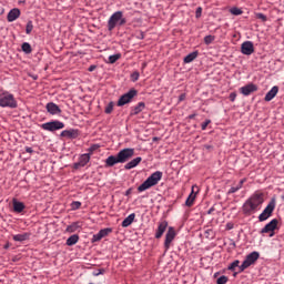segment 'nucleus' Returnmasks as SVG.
I'll use <instances>...</instances> for the list:
<instances>
[{"instance_id":"bb28decb","label":"nucleus","mask_w":284,"mask_h":284,"mask_svg":"<svg viewBox=\"0 0 284 284\" xmlns=\"http://www.w3.org/2000/svg\"><path fill=\"white\" fill-rule=\"evenodd\" d=\"M196 57H199V51H194V52L189 53L184 58V63H192V61H194V59H196Z\"/></svg>"},{"instance_id":"864d4df0","label":"nucleus","mask_w":284,"mask_h":284,"mask_svg":"<svg viewBox=\"0 0 284 284\" xmlns=\"http://www.w3.org/2000/svg\"><path fill=\"white\" fill-rule=\"evenodd\" d=\"M130 194H132V189L126 190L125 196H130Z\"/></svg>"},{"instance_id":"5fc2aeb1","label":"nucleus","mask_w":284,"mask_h":284,"mask_svg":"<svg viewBox=\"0 0 284 284\" xmlns=\"http://www.w3.org/2000/svg\"><path fill=\"white\" fill-rule=\"evenodd\" d=\"M26 152H28L29 154H32V148H27Z\"/></svg>"},{"instance_id":"72a5a7b5","label":"nucleus","mask_w":284,"mask_h":284,"mask_svg":"<svg viewBox=\"0 0 284 284\" xmlns=\"http://www.w3.org/2000/svg\"><path fill=\"white\" fill-rule=\"evenodd\" d=\"M112 110H114V102H110L105 108V114H112Z\"/></svg>"},{"instance_id":"7c9ffc66","label":"nucleus","mask_w":284,"mask_h":284,"mask_svg":"<svg viewBox=\"0 0 284 284\" xmlns=\"http://www.w3.org/2000/svg\"><path fill=\"white\" fill-rule=\"evenodd\" d=\"M121 59V53H116L109 57V63H116Z\"/></svg>"},{"instance_id":"aec40b11","label":"nucleus","mask_w":284,"mask_h":284,"mask_svg":"<svg viewBox=\"0 0 284 284\" xmlns=\"http://www.w3.org/2000/svg\"><path fill=\"white\" fill-rule=\"evenodd\" d=\"M26 210V204L23 202L17 201V199H13V212H17L18 214H21Z\"/></svg>"},{"instance_id":"c9c22d12","label":"nucleus","mask_w":284,"mask_h":284,"mask_svg":"<svg viewBox=\"0 0 284 284\" xmlns=\"http://www.w3.org/2000/svg\"><path fill=\"white\" fill-rule=\"evenodd\" d=\"M231 14H234L235 17H239L240 14H243V10L239 8H232L231 9Z\"/></svg>"},{"instance_id":"58836bf2","label":"nucleus","mask_w":284,"mask_h":284,"mask_svg":"<svg viewBox=\"0 0 284 284\" xmlns=\"http://www.w3.org/2000/svg\"><path fill=\"white\" fill-rule=\"evenodd\" d=\"M216 283H217V284H225V283H227V276H225V275L220 276V277L216 280Z\"/></svg>"},{"instance_id":"412c9836","label":"nucleus","mask_w":284,"mask_h":284,"mask_svg":"<svg viewBox=\"0 0 284 284\" xmlns=\"http://www.w3.org/2000/svg\"><path fill=\"white\" fill-rule=\"evenodd\" d=\"M278 94V87H273L265 95L264 101H272Z\"/></svg>"},{"instance_id":"4c0bfd02","label":"nucleus","mask_w":284,"mask_h":284,"mask_svg":"<svg viewBox=\"0 0 284 284\" xmlns=\"http://www.w3.org/2000/svg\"><path fill=\"white\" fill-rule=\"evenodd\" d=\"M81 209V202L74 201L71 203V210H80Z\"/></svg>"},{"instance_id":"a211bd4d","label":"nucleus","mask_w":284,"mask_h":284,"mask_svg":"<svg viewBox=\"0 0 284 284\" xmlns=\"http://www.w3.org/2000/svg\"><path fill=\"white\" fill-rule=\"evenodd\" d=\"M47 111L49 114H61V109L59 105L54 104V102H50L47 104Z\"/></svg>"},{"instance_id":"680f3d73","label":"nucleus","mask_w":284,"mask_h":284,"mask_svg":"<svg viewBox=\"0 0 284 284\" xmlns=\"http://www.w3.org/2000/svg\"><path fill=\"white\" fill-rule=\"evenodd\" d=\"M145 65H146V64L144 63V64H143V68H145Z\"/></svg>"},{"instance_id":"423d86ee","label":"nucleus","mask_w":284,"mask_h":284,"mask_svg":"<svg viewBox=\"0 0 284 284\" xmlns=\"http://www.w3.org/2000/svg\"><path fill=\"white\" fill-rule=\"evenodd\" d=\"M274 210H276V200H271L267 206L264 209V211L258 215V221H267L270 216L274 213Z\"/></svg>"},{"instance_id":"a878e982","label":"nucleus","mask_w":284,"mask_h":284,"mask_svg":"<svg viewBox=\"0 0 284 284\" xmlns=\"http://www.w3.org/2000/svg\"><path fill=\"white\" fill-rule=\"evenodd\" d=\"M28 239H30V233L13 235V241L18 243H23V241H28Z\"/></svg>"},{"instance_id":"8fccbe9b","label":"nucleus","mask_w":284,"mask_h":284,"mask_svg":"<svg viewBox=\"0 0 284 284\" xmlns=\"http://www.w3.org/2000/svg\"><path fill=\"white\" fill-rule=\"evenodd\" d=\"M97 70V65L92 64L89 67V72H94Z\"/></svg>"},{"instance_id":"9d476101","label":"nucleus","mask_w":284,"mask_h":284,"mask_svg":"<svg viewBox=\"0 0 284 284\" xmlns=\"http://www.w3.org/2000/svg\"><path fill=\"white\" fill-rule=\"evenodd\" d=\"M174 239H176V230H174V227L170 226L165 234V241H164L165 250H170V245H172V241H174Z\"/></svg>"},{"instance_id":"39448f33","label":"nucleus","mask_w":284,"mask_h":284,"mask_svg":"<svg viewBox=\"0 0 284 284\" xmlns=\"http://www.w3.org/2000/svg\"><path fill=\"white\" fill-rule=\"evenodd\" d=\"M260 256H261V254H258V252H256V251L250 253L246 256V258L243 261V263L241 264L240 272H245V270H247V267H250L251 265H254L258 261Z\"/></svg>"},{"instance_id":"ea45409f","label":"nucleus","mask_w":284,"mask_h":284,"mask_svg":"<svg viewBox=\"0 0 284 284\" xmlns=\"http://www.w3.org/2000/svg\"><path fill=\"white\" fill-rule=\"evenodd\" d=\"M241 190L240 185L233 186L229 190L227 194H235V192H239Z\"/></svg>"},{"instance_id":"9b49d317","label":"nucleus","mask_w":284,"mask_h":284,"mask_svg":"<svg viewBox=\"0 0 284 284\" xmlns=\"http://www.w3.org/2000/svg\"><path fill=\"white\" fill-rule=\"evenodd\" d=\"M278 227V220L273 219L270 223H267L261 231V234H270V236H274V230Z\"/></svg>"},{"instance_id":"5701e85b","label":"nucleus","mask_w":284,"mask_h":284,"mask_svg":"<svg viewBox=\"0 0 284 284\" xmlns=\"http://www.w3.org/2000/svg\"><path fill=\"white\" fill-rule=\"evenodd\" d=\"M196 200V193H194V186H192V191L191 194L189 195V197L185 201V205L187 207H192V205H194V201Z\"/></svg>"},{"instance_id":"c756f323","label":"nucleus","mask_w":284,"mask_h":284,"mask_svg":"<svg viewBox=\"0 0 284 284\" xmlns=\"http://www.w3.org/2000/svg\"><path fill=\"white\" fill-rule=\"evenodd\" d=\"M79 227H81V226L79 225V222H74L73 224H71V225H69V226L67 227V232H69V233L77 232V230H79Z\"/></svg>"},{"instance_id":"4d7b16f0","label":"nucleus","mask_w":284,"mask_h":284,"mask_svg":"<svg viewBox=\"0 0 284 284\" xmlns=\"http://www.w3.org/2000/svg\"><path fill=\"white\" fill-rule=\"evenodd\" d=\"M212 212H214V207H211V209L207 211V214H212Z\"/></svg>"},{"instance_id":"f3484780","label":"nucleus","mask_w":284,"mask_h":284,"mask_svg":"<svg viewBox=\"0 0 284 284\" xmlns=\"http://www.w3.org/2000/svg\"><path fill=\"white\" fill-rule=\"evenodd\" d=\"M141 161H143L142 156L134 158L133 160H131L124 165V170H133V168H136V165H139Z\"/></svg>"},{"instance_id":"f03ea898","label":"nucleus","mask_w":284,"mask_h":284,"mask_svg":"<svg viewBox=\"0 0 284 284\" xmlns=\"http://www.w3.org/2000/svg\"><path fill=\"white\" fill-rule=\"evenodd\" d=\"M161 179H163V172L155 171L138 187V192H145V190L154 187V185L159 184V181H161Z\"/></svg>"},{"instance_id":"79ce46f5","label":"nucleus","mask_w":284,"mask_h":284,"mask_svg":"<svg viewBox=\"0 0 284 284\" xmlns=\"http://www.w3.org/2000/svg\"><path fill=\"white\" fill-rule=\"evenodd\" d=\"M101 239H103V237L101 236V233H97L95 235H93L92 242H93V243H97V242L101 241Z\"/></svg>"},{"instance_id":"052dcab7","label":"nucleus","mask_w":284,"mask_h":284,"mask_svg":"<svg viewBox=\"0 0 284 284\" xmlns=\"http://www.w3.org/2000/svg\"><path fill=\"white\" fill-rule=\"evenodd\" d=\"M282 200L284 201V195H282Z\"/></svg>"},{"instance_id":"3c124183","label":"nucleus","mask_w":284,"mask_h":284,"mask_svg":"<svg viewBox=\"0 0 284 284\" xmlns=\"http://www.w3.org/2000/svg\"><path fill=\"white\" fill-rule=\"evenodd\" d=\"M245 181H247V179H242L240 182H239V186L242 189L243 187V183H245Z\"/></svg>"},{"instance_id":"4be33fe9","label":"nucleus","mask_w":284,"mask_h":284,"mask_svg":"<svg viewBox=\"0 0 284 284\" xmlns=\"http://www.w3.org/2000/svg\"><path fill=\"white\" fill-rule=\"evenodd\" d=\"M88 163H90V153L82 154L80 156L79 163H77L75 165H79L80 168H85Z\"/></svg>"},{"instance_id":"c03bdc74","label":"nucleus","mask_w":284,"mask_h":284,"mask_svg":"<svg viewBox=\"0 0 284 284\" xmlns=\"http://www.w3.org/2000/svg\"><path fill=\"white\" fill-rule=\"evenodd\" d=\"M256 17H257V19H261V21H267V16H265L263 13H257Z\"/></svg>"},{"instance_id":"f257e3e1","label":"nucleus","mask_w":284,"mask_h":284,"mask_svg":"<svg viewBox=\"0 0 284 284\" xmlns=\"http://www.w3.org/2000/svg\"><path fill=\"white\" fill-rule=\"evenodd\" d=\"M265 202L264 194L261 192H255L242 206L244 214H254L258 210L260 205Z\"/></svg>"},{"instance_id":"ddd939ff","label":"nucleus","mask_w":284,"mask_h":284,"mask_svg":"<svg viewBox=\"0 0 284 284\" xmlns=\"http://www.w3.org/2000/svg\"><path fill=\"white\" fill-rule=\"evenodd\" d=\"M258 90V87L254 83H250L246 84L244 87H242L240 89V92L244 95V97H250V94H252V92H256Z\"/></svg>"},{"instance_id":"6e6d98bb","label":"nucleus","mask_w":284,"mask_h":284,"mask_svg":"<svg viewBox=\"0 0 284 284\" xmlns=\"http://www.w3.org/2000/svg\"><path fill=\"white\" fill-rule=\"evenodd\" d=\"M104 272V270H100L99 273L95 274V276H99V274H103Z\"/></svg>"},{"instance_id":"473e14b6","label":"nucleus","mask_w":284,"mask_h":284,"mask_svg":"<svg viewBox=\"0 0 284 284\" xmlns=\"http://www.w3.org/2000/svg\"><path fill=\"white\" fill-rule=\"evenodd\" d=\"M112 229H102L99 231L100 236H102V239H105V236H108V234H111Z\"/></svg>"},{"instance_id":"bf43d9fd","label":"nucleus","mask_w":284,"mask_h":284,"mask_svg":"<svg viewBox=\"0 0 284 284\" xmlns=\"http://www.w3.org/2000/svg\"><path fill=\"white\" fill-rule=\"evenodd\" d=\"M196 115L195 114H191L189 115V119H194Z\"/></svg>"},{"instance_id":"e433bc0d","label":"nucleus","mask_w":284,"mask_h":284,"mask_svg":"<svg viewBox=\"0 0 284 284\" xmlns=\"http://www.w3.org/2000/svg\"><path fill=\"white\" fill-rule=\"evenodd\" d=\"M215 37L214 36H206L204 37V43L206 45H210V43H212L214 41Z\"/></svg>"},{"instance_id":"de8ad7c7","label":"nucleus","mask_w":284,"mask_h":284,"mask_svg":"<svg viewBox=\"0 0 284 284\" xmlns=\"http://www.w3.org/2000/svg\"><path fill=\"white\" fill-rule=\"evenodd\" d=\"M226 230H234V223H232V222H229L227 224H226V227H225Z\"/></svg>"},{"instance_id":"a18cd8bd","label":"nucleus","mask_w":284,"mask_h":284,"mask_svg":"<svg viewBox=\"0 0 284 284\" xmlns=\"http://www.w3.org/2000/svg\"><path fill=\"white\" fill-rule=\"evenodd\" d=\"M212 123L211 120H205L203 123H202V130H207V125Z\"/></svg>"},{"instance_id":"20e7f679","label":"nucleus","mask_w":284,"mask_h":284,"mask_svg":"<svg viewBox=\"0 0 284 284\" xmlns=\"http://www.w3.org/2000/svg\"><path fill=\"white\" fill-rule=\"evenodd\" d=\"M17 105V100L12 93L6 91L0 94V108H10L11 110H14Z\"/></svg>"},{"instance_id":"13d9d810","label":"nucleus","mask_w":284,"mask_h":284,"mask_svg":"<svg viewBox=\"0 0 284 284\" xmlns=\"http://www.w3.org/2000/svg\"><path fill=\"white\" fill-rule=\"evenodd\" d=\"M9 247H10V243H7V244L4 245V250H9Z\"/></svg>"},{"instance_id":"4468645a","label":"nucleus","mask_w":284,"mask_h":284,"mask_svg":"<svg viewBox=\"0 0 284 284\" xmlns=\"http://www.w3.org/2000/svg\"><path fill=\"white\" fill-rule=\"evenodd\" d=\"M165 230H168V221L160 222L155 232V239H161L165 234Z\"/></svg>"},{"instance_id":"6ab92c4d","label":"nucleus","mask_w":284,"mask_h":284,"mask_svg":"<svg viewBox=\"0 0 284 284\" xmlns=\"http://www.w3.org/2000/svg\"><path fill=\"white\" fill-rule=\"evenodd\" d=\"M116 163H121V161L119 160V155H118V154H116V156L110 155V156L105 160V165H106V168H114V165H116Z\"/></svg>"},{"instance_id":"393cba45","label":"nucleus","mask_w":284,"mask_h":284,"mask_svg":"<svg viewBox=\"0 0 284 284\" xmlns=\"http://www.w3.org/2000/svg\"><path fill=\"white\" fill-rule=\"evenodd\" d=\"M145 110V102H140L138 105H135L131 112V115L141 114Z\"/></svg>"},{"instance_id":"f704fd0d","label":"nucleus","mask_w":284,"mask_h":284,"mask_svg":"<svg viewBox=\"0 0 284 284\" xmlns=\"http://www.w3.org/2000/svg\"><path fill=\"white\" fill-rule=\"evenodd\" d=\"M240 263L241 262L239 260H235L233 263L230 264L229 270H231V272H234L236 267H239Z\"/></svg>"},{"instance_id":"6e6552de","label":"nucleus","mask_w":284,"mask_h":284,"mask_svg":"<svg viewBox=\"0 0 284 284\" xmlns=\"http://www.w3.org/2000/svg\"><path fill=\"white\" fill-rule=\"evenodd\" d=\"M136 94L138 92L134 89H131L128 93H124L118 101L119 108L128 105V103H130L134 97H136Z\"/></svg>"},{"instance_id":"b1692460","label":"nucleus","mask_w":284,"mask_h":284,"mask_svg":"<svg viewBox=\"0 0 284 284\" xmlns=\"http://www.w3.org/2000/svg\"><path fill=\"white\" fill-rule=\"evenodd\" d=\"M134 219H136V214L131 213L128 217L123 220L122 227H130V224L134 223Z\"/></svg>"},{"instance_id":"2eb2a0df","label":"nucleus","mask_w":284,"mask_h":284,"mask_svg":"<svg viewBox=\"0 0 284 284\" xmlns=\"http://www.w3.org/2000/svg\"><path fill=\"white\" fill-rule=\"evenodd\" d=\"M18 17H21V10H19L18 8H14L10 10V12L7 16V19L9 23H12V21H17Z\"/></svg>"},{"instance_id":"09e8293b","label":"nucleus","mask_w":284,"mask_h":284,"mask_svg":"<svg viewBox=\"0 0 284 284\" xmlns=\"http://www.w3.org/2000/svg\"><path fill=\"white\" fill-rule=\"evenodd\" d=\"M230 101L232 102L236 101V93L233 92L230 94Z\"/></svg>"},{"instance_id":"dca6fc26","label":"nucleus","mask_w":284,"mask_h":284,"mask_svg":"<svg viewBox=\"0 0 284 284\" xmlns=\"http://www.w3.org/2000/svg\"><path fill=\"white\" fill-rule=\"evenodd\" d=\"M61 136H64L65 139H78L79 138V131L71 129V130H64L61 132Z\"/></svg>"},{"instance_id":"a19ab883","label":"nucleus","mask_w":284,"mask_h":284,"mask_svg":"<svg viewBox=\"0 0 284 284\" xmlns=\"http://www.w3.org/2000/svg\"><path fill=\"white\" fill-rule=\"evenodd\" d=\"M201 14H203V8L197 7L195 11L196 19H201Z\"/></svg>"},{"instance_id":"cd10ccee","label":"nucleus","mask_w":284,"mask_h":284,"mask_svg":"<svg viewBox=\"0 0 284 284\" xmlns=\"http://www.w3.org/2000/svg\"><path fill=\"white\" fill-rule=\"evenodd\" d=\"M77 243H79V235H77V234L71 235L67 240V245H69V247H72V245H77Z\"/></svg>"},{"instance_id":"603ef678","label":"nucleus","mask_w":284,"mask_h":284,"mask_svg":"<svg viewBox=\"0 0 284 284\" xmlns=\"http://www.w3.org/2000/svg\"><path fill=\"white\" fill-rule=\"evenodd\" d=\"M179 101H185V93H182V94L179 97Z\"/></svg>"},{"instance_id":"7ed1b4c3","label":"nucleus","mask_w":284,"mask_h":284,"mask_svg":"<svg viewBox=\"0 0 284 284\" xmlns=\"http://www.w3.org/2000/svg\"><path fill=\"white\" fill-rule=\"evenodd\" d=\"M128 23V20L123 17V11H116L114 12L108 21V30L109 32H112L116 26H125Z\"/></svg>"},{"instance_id":"0eeeda50","label":"nucleus","mask_w":284,"mask_h":284,"mask_svg":"<svg viewBox=\"0 0 284 284\" xmlns=\"http://www.w3.org/2000/svg\"><path fill=\"white\" fill-rule=\"evenodd\" d=\"M41 128L47 132H57V130H63V128H65V124L59 120H55L41 124Z\"/></svg>"},{"instance_id":"49530a36","label":"nucleus","mask_w":284,"mask_h":284,"mask_svg":"<svg viewBox=\"0 0 284 284\" xmlns=\"http://www.w3.org/2000/svg\"><path fill=\"white\" fill-rule=\"evenodd\" d=\"M131 77H132L133 81H139L140 74H139V72H133Z\"/></svg>"},{"instance_id":"2f4dec72","label":"nucleus","mask_w":284,"mask_h":284,"mask_svg":"<svg viewBox=\"0 0 284 284\" xmlns=\"http://www.w3.org/2000/svg\"><path fill=\"white\" fill-rule=\"evenodd\" d=\"M34 30V24H32V20H29L26 27L27 34H30Z\"/></svg>"},{"instance_id":"f8f14e48","label":"nucleus","mask_w":284,"mask_h":284,"mask_svg":"<svg viewBox=\"0 0 284 284\" xmlns=\"http://www.w3.org/2000/svg\"><path fill=\"white\" fill-rule=\"evenodd\" d=\"M241 52H242V54H245L246 57H251V54H254V42L244 41L241 44Z\"/></svg>"},{"instance_id":"1a4fd4ad","label":"nucleus","mask_w":284,"mask_h":284,"mask_svg":"<svg viewBox=\"0 0 284 284\" xmlns=\"http://www.w3.org/2000/svg\"><path fill=\"white\" fill-rule=\"evenodd\" d=\"M132 156H134V149H131V148L122 149L118 153V159L120 163H128V161H130Z\"/></svg>"},{"instance_id":"c85d7f7f","label":"nucleus","mask_w":284,"mask_h":284,"mask_svg":"<svg viewBox=\"0 0 284 284\" xmlns=\"http://www.w3.org/2000/svg\"><path fill=\"white\" fill-rule=\"evenodd\" d=\"M22 52H24L26 54H30L32 52V45H30V43L24 42L22 43Z\"/></svg>"},{"instance_id":"37998d69","label":"nucleus","mask_w":284,"mask_h":284,"mask_svg":"<svg viewBox=\"0 0 284 284\" xmlns=\"http://www.w3.org/2000/svg\"><path fill=\"white\" fill-rule=\"evenodd\" d=\"M95 150H99V144H93L89 148V154H92V152H95Z\"/></svg>"}]
</instances>
